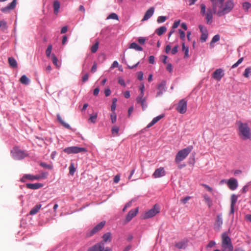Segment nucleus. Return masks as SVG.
Segmentation results:
<instances>
[{"label": "nucleus", "mask_w": 251, "mask_h": 251, "mask_svg": "<svg viewBox=\"0 0 251 251\" xmlns=\"http://www.w3.org/2000/svg\"><path fill=\"white\" fill-rule=\"evenodd\" d=\"M199 29H200L201 32V34L205 33H205L208 32L207 29L203 25H199Z\"/></svg>", "instance_id": "nucleus-53"}, {"label": "nucleus", "mask_w": 251, "mask_h": 251, "mask_svg": "<svg viewBox=\"0 0 251 251\" xmlns=\"http://www.w3.org/2000/svg\"><path fill=\"white\" fill-rule=\"evenodd\" d=\"M63 151L67 154L78 153L80 152H86L87 150L85 148H81L77 146H72L66 148Z\"/></svg>", "instance_id": "nucleus-5"}, {"label": "nucleus", "mask_w": 251, "mask_h": 251, "mask_svg": "<svg viewBox=\"0 0 251 251\" xmlns=\"http://www.w3.org/2000/svg\"><path fill=\"white\" fill-rule=\"evenodd\" d=\"M223 218L222 214H219L217 216V219L214 224V228L216 231H219L223 225Z\"/></svg>", "instance_id": "nucleus-13"}, {"label": "nucleus", "mask_w": 251, "mask_h": 251, "mask_svg": "<svg viewBox=\"0 0 251 251\" xmlns=\"http://www.w3.org/2000/svg\"><path fill=\"white\" fill-rule=\"evenodd\" d=\"M130 49H134L137 51H142L143 50V48L139 46L136 43L133 42L130 44L129 46Z\"/></svg>", "instance_id": "nucleus-28"}, {"label": "nucleus", "mask_w": 251, "mask_h": 251, "mask_svg": "<svg viewBox=\"0 0 251 251\" xmlns=\"http://www.w3.org/2000/svg\"><path fill=\"white\" fill-rule=\"evenodd\" d=\"M178 46L177 45L174 47L171 50L172 54H176L178 51Z\"/></svg>", "instance_id": "nucleus-57"}, {"label": "nucleus", "mask_w": 251, "mask_h": 251, "mask_svg": "<svg viewBox=\"0 0 251 251\" xmlns=\"http://www.w3.org/2000/svg\"><path fill=\"white\" fill-rule=\"evenodd\" d=\"M191 199V197L190 196H186L183 199H182L180 200V201L183 204H186L189 200H190Z\"/></svg>", "instance_id": "nucleus-51"}, {"label": "nucleus", "mask_w": 251, "mask_h": 251, "mask_svg": "<svg viewBox=\"0 0 251 251\" xmlns=\"http://www.w3.org/2000/svg\"><path fill=\"white\" fill-rule=\"evenodd\" d=\"M164 117V114L160 115L156 117H154L150 123L147 126V128H150L152 126H153L155 124H156L158 121H159L160 119L163 118Z\"/></svg>", "instance_id": "nucleus-21"}, {"label": "nucleus", "mask_w": 251, "mask_h": 251, "mask_svg": "<svg viewBox=\"0 0 251 251\" xmlns=\"http://www.w3.org/2000/svg\"><path fill=\"white\" fill-rule=\"evenodd\" d=\"M166 30H167V28L166 27L161 26L156 29L155 32L158 35L161 36L163 33H164L166 31Z\"/></svg>", "instance_id": "nucleus-27"}, {"label": "nucleus", "mask_w": 251, "mask_h": 251, "mask_svg": "<svg viewBox=\"0 0 251 251\" xmlns=\"http://www.w3.org/2000/svg\"><path fill=\"white\" fill-rule=\"evenodd\" d=\"M138 42L141 44H144L145 43L146 39L144 37H139L138 39Z\"/></svg>", "instance_id": "nucleus-59"}, {"label": "nucleus", "mask_w": 251, "mask_h": 251, "mask_svg": "<svg viewBox=\"0 0 251 251\" xmlns=\"http://www.w3.org/2000/svg\"><path fill=\"white\" fill-rule=\"evenodd\" d=\"M165 171L164 170V168L163 167H160L154 171L153 174H152V176L154 178H159L162 177L165 175Z\"/></svg>", "instance_id": "nucleus-15"}, {"label": "nucleus", "mask_w": 251, "mask_h": 251, "mask_svg": "<svg viewBox=\"0 0 251 251\" xmlns=\"http://www.w3.org/2000/svg\"><path fill=\"white\" fill-rule=\"evenodd\" d=\"M180 23V20L175 21V22L174 23L173 26H172L173 28L175 29V28H177L178 26V25H179Z\"/></svg>", "instance_id": "nucleus-55"}, {"label": "nucleus", "mask_w": 251, "mask_h": 251, "mask_svg": "<svg viewBox=\"0 0 251 251\" xmlns=\"http://www.w3.org/2000/svg\"><path fill=\"white\" fill-rule=\"evenodd\" d=\"M117 99L116 98H114L112 99V103L111 106V110L113 113H115V110L117 106Z\"/></svg>", "instance_id": "nucleus-36"}, {"label": "nucleus", "mask_w": 251, "mask_h": 251, "mask_svg": "<svg viewBox=\"0 0 251 251\" xmlns=\"http://www.w3.org/2000/svg\"><path fill=\"white\" fill-rule=\"evenodd\" d=\"M97 118V114L95 113L93 115H91L90 116L89 120L91 121V122L93 123H95L96 122V119Z\"/></svg>", "instance_id": "nucleus-48"}, {"label": "nucleus", "mask_w": 251, "mask_h": 251, "mask_svg": "<svg viewBox=\"0 0 251 251\" xmlns=\"http://www.w3.org/2000/svg\"><path fill=\"white\" fill-rule=\"evenodd\" d=\"M203 198L205 203L207 204L208 207H211V206L212 205V201L210 197L208 196L207 194H204L203 195Z\"/></svg>", "instance_id": "nucleus-29"}, {"label": "nucleus", "mask_w": 251, "mask_h": 251, "mask_svg": "<svg viewBox=\"0 0 251 251\" xmlns=\"http://www.w3.org/2000/svg\"><path fill=\"white\" fill-rule=\"evenodd\" d=\"M212 3V8H206V5L200 4V14L205 18L207 24L213 22V14L220 17L230 13L234 8V3L233 0H227L224 3L225 0H210Z\"/></svg>", "instance_id": "nucleus-1"}, {"label": "nucleus", "mask_w": 251, "mask_h": 251, "mask_svg": "<svg viewBox=\"0 0 251 251\" xmlns=\"http://www.w3.org/2000/svg\"><path fill=\"white\" fill-rule=\"evenodd\" d=\"M225 75L224 71L221 68L216 69L212 74V77L218 81H220Z\"/></svg>", "instance_id": "nucleus-11"}, {"label": "nucleus", "mask_w": 251, "mask_h": 251, "mask_svg": "<svg viewBox=\"0 0 251 251\" xmlns=\"http://www.w3.org/2000/svg\"><path fill=\"white\" fill-rule=\"evenodd\" d=\"M118 83L123 87H125L126 86L125 80L122 77H118Z\"/></svg>", "instance_id": "nucleus-49"}, {"label": "nucleus", "mask_w": 251, "mask_h": 251, "mask_svg": "<svg viewBox=\"0 0 251 251\" xmlns=\"http://www.w3.org/2000/svg\"><path fill=\"white\" fill-rule=\"evenodd\" d=\"M160 208L159 205L155 204L151 209L146 212L144 215V218L148 219L154 216L156 214L159 213Z\"/></svg>", "instance_id": "nucleus-9"}, {"label": "nucleus", "mask_w": 251, "mask_h": 251, "mask_svg": "<svg viewBox=\"0 0 251 251\" xmlns=\"http://www.w3.org/2000/svg\"><path fill=\"white\" fill-rule=\"evenodd\" d=\"M226 184L228 188L231 190H236L238 186V183L237 179L233 177H231L230 179L227 180Z\"/></svg>", "instance_id": "nucleus-12"}, {"label": "nucleus", "mask_w": 251, "mask_h": 251, "mask_svg": "<svg viewBox=\"0 0 251 251\" xmlns=\"http://www.w3.org/2000/svg\"><path fill=\"white\" fill-rule=\"evenodd\" d=\"M239 135L243 140L250 138L251 129L247 123H239Z\"/></svg>", "instance_id": "nucleus-2"}, {"label": "nucleus", "mask_w": 251, "mask_h": 251, "mask_svg": "<svg viewBox=\"0 0 251 251\" xmlns=\"http://www.w3.org/2000/svg\"><path fill=\"white\" fill-rule=\"evenodd\" d=\"M182 50L184 52V57H188L189 56V48L186 47L184 43H182Z\"/></svg>", "instance_id": "nucleus-35"}, {"label": "nucleus", "mask_w": 251, "mask_h": 251, "mask_svg": "<svg viewBox=\"0 0 251 251\" xmlns=\"http://www.w3.org/2000/svg\"><path fill=\"white\" fill-rule=\"evenodd\" d=\"M144 93H140V94L139 95V96L136 98L137 102H138L142 100L146 99V98L144 97Z\"/></svg>", "instance_id": "nucleus-50"}, {"label": "nucleus", "mask_w": 251, "mask_h": 251, "mask_svg": "<svg viewBox=\"0 0 251 251\" xmlns=\"http://www.w3.org/2000/svg\"><path fill=\"white\" fill-rule=\"evenodd\" d=\"M105 224V221H102L99 224H98L97 225H96L90 231V233L89 234V236H91L95 234L96 233H97L98 231L100 230L102 228V227L104 226Z\"/></svg>", "instance_id": "nucleus-14"}, {"label": "nucleus", "mask_w": 251, "mask_h": 251, "mask_svg": "<svg viewBox=\"0 0 251 251\" xmlns=\"http://www.w3.org/2000/svg\"><path fill=\"white\" fill-rule=\"evenodd\" d=\"M179 33L180 34V37L182 40H184L185 38V33L184 31H182L181 29H179Z\"/></svg>", "instance_id": "nucleus-52"}, {"label": "nucleus", "mask_w": 251, "mask_h": 251, "mask_svg": "<svg viewBox=\"0 0 251 251\" xmlns=\"http://www.w3.org/2000/svg\"><path fill=\"white\" fill-rule=\"evenodd\" d=\"M143 73L142 72H138L137 73L138 79L141 81L143 79Z\"/></svg>", "instance_id": "nucleus-56"}, {"label": "nucleus", "mask_w": 251, "mask_h": 251, "mask_svg": "<svg viewBox=\"0 0 251 251\" xmlns=\"http://www.w3.org/2000/svg\"><path fill=\"white\" fill-rule=\"evenodd\" d=\"M139 90L140 91V93H144L145 91V86L143 83H142L139 86Z\"/></svg>", "instance_id": "nucleus-60"}, {"label": "nucleus", "mask_w": 251, "mask_h": 251, "mask_svg": "<svg viewBox=\"0 0 251 251\" xmlns=\"http://www.w3.org/2000/svg\"><path fill=\"white\" fill-rule=\"evenodd\" d=\"M52 49V46L51 45H49L48 48L46 50V54L48 57H50L51 56V52Z\"/></svg>", "instance_id": "nucleus-39"}, {"label": "nucleus", "mask_w": 251, "mask_h": 251, "mask_svg": "<svg viewBox=\"0 0 251 251\" xmlns=\"http://www.w3.org/2000/svg\"><path fill=\"white\" fill-rule=\"evenodd\" d=\"M110 118L112 124L116 123L117 121V116L116 113H113L110 115Z\"/></svg>", "instance_id": "nucleus-47"}, {"label": "nucleus", "mask_w": 251, "mask_h": 251, "mask_svg": "<svg viewBox=\"0 0 251 251\" xmlns=\"http://www.w3.org/2000/svg\"><path fill=\"white\" fill-rule=\"evenodd\" d=\"M167 20V17L166 16H160L157 18V22L158 23H164Z\"/></svg>", "instance_id": "nucleus-44"}, {"label": "nucleus", "mask_w": 251, "mask_h": 251, "mask_svg": "<svg viewBox=\"0 0 251 251\" xmlns=\"http://www.w3.org/2000/svg\"><path fill=\"white\" fill-rule=\"evenodd\" d=\"M138 212V208H135L130 210L126 217V221L128 222L131 220V219L136 216Z\"/></svg>", "instance_id": "nucleus-19"}, {"label": "nucleus", "mask_w": 251, "mask_h": 251, "mask_svg": "<svg viewBox=\"0 0 251 251\" xmlns=\"http://www.w3.org/2000/svg\"><path fill=\"white\" fill-rule=\"evenodd\" d=\"M242 7L244 10L248 11L251 7V4L249 2H244L242 3Z\"/></svg>", "instance_id": "nucleus-38"}, {"label": "nucleus", "mask_w": 251, "mask_h": 251, "mask_svg": "<svg viewBox=\"0 0 251 251\" xmlns=\"http://www.w3.org/2000/svg\"><path fill=\"white\" fill-rule=\"evenodd\" d=\"M192 150V146H189L183 150L179 151L176 154L175 161L179 163L183 160L190 153Z\"/></svg>", "instance_id": "nucleus-4"}, {"label": "nucleus", "mask_w": 251, "mask_h": 251, "mask_svg": "<svg viewBox=\"0 0 251 251\" xmlns=\"http://www.w3.org/2000/svg\"><path fill=\"white\" fill-rule=\"evenodd\" d=\"M99 42H97L91 48V51L93 53L96 52L99 48Z\"/></svg>", "instance_id": "nucleus-41"}, {"label": "nucleus", "mask_w": 251, "mask_h": 251, "mask_svg": "<svg viewBox=\"0 0 251 251\" xmlns=\"http://www.w3.org/2000/svg\"><path fill=\"white\" fill-rule=\"evenodd\" d=\"M51 59L53 64L58 68L60 67V63H58V59L54 54L51 55Z\"/></svg>", "instance_id": "nucleus-32"}, {"label": "nucleus", "mask_w": 251, "mask_h": 251, "mask_svg": "<svg viewBox=\"0 0 251 251\" xmlns=\"http://www.w3.org/2000/svg\"><path fill=\"white\" fill-rule=\"evenodd\" d=\"M111 240V234L110 232H107L102 236V241L103 243L107 242H110Z\"/></svg>", "instance_id": "nucleus-25"}, {"label": "nucleus", "mask_w": 251, "mask_h": 251, "mask_svg": "<svg viewBox=\"0 0 251 251\" xmlns=\"http://www.w3.org/2000/svg\"><path fill=\"white\" fill-rule=\"evenodd\" d=\"M166 82L165 81H162L160 84L158 85L157 89L158 92L156 94V97L161 96L163 93L166 91Z\"/></svg>", "instance_id": "nucleus-16"}, {"label": "nucleus", "mask_w": 251, "mask_h": 251, "mask_svg": "<svg viewBox=\"0 0 251 251\" xmlns=\"http://www.w3.org/2000/svg\"><path fill=\"white\" fill-rule=\"evenodd\" d=\"M12 157L16 160H20L24 158L26 154L23 151L19 150L17 148H14L11 151Z\"/></svg>", "instance_id": "nucleus-7"}, {"label": "nucleus", "mask_w": 251, "mask_h": 251, "mask_svg": "<svg viewBox=\"0 0 251 251\" xmlns=\"http://www.w3.org/2000/svg\"><path fill=\"white\" fill-rule=\"evenodd\" d=\"M147 99H145L143 100H142L138 102H137L138 103H140L141 106L143 110H145L147 107V104L146 102Z\"/></svg>", "instance_id": "nucleus-37"}, {"label": "nucleus", "mask_w": 251, "mask_h": 251, "mask_svg": "<svg viewBox=\"0 0 251 251\" xmlns=\"http://www.w3.org/2000/svg\"><path fill=\"white\" fill-rule=\"evenodd\" d=\"M104 94H105V96H106V97L109 96L111 94L110 90L109 88L106 89L104 91Z\"/></svg>", "instance_id": "nucleus-64"}, {"label": "nucleus", "mask_w": 251, "mask_h": 251, "mask_svg": "<svg viewBox=\"0 0 251 251\" xmlns=\"http://www.w3.org/2000/svg\"><path fill=\"white\" fill-rule=\"evenodd\" d=\"M154 8L152 7L150 8L146 12L142 21H147L149 19L153 14Z\"/></svg>", "instance_id": "nucleus-20"}, {"label": "nucleus", "mask_w": 251, "mask_h": 251, "mask_svg": "<svg viewBox=\"0 0 251 251\" xmlns=\"http://www.w3.org/2000/svg\"><path fill=\"white\" fill-rule=\"evenodd\" d=\"M176 247L178 249H183L186 247V244L184 242H180L176 244Z\"/></svg>", "instance_id": "nucleus-43"}, {"label": "nucleus", "mask_w": 251, "mask_h": 251, "mask_svg": "<svg viewBox=\"0 0 251 251\" xmlns=\"http://www.w3.org/2000/svg\"><path fill=\"white\" fill-rule=\"evenodd\" d=\"M16 0H13L7 6L3 7L1 9V11L4 13H6L8 11L13 9L16 4Z\"/></svg>", "instance_id": "nucleus-18"}, {"label": "nucleus", "mask_w": 251, "mask_h": 251, "mask_svg": "<svg viewBox=\"0 0 251 251\" xmlns=\"http://www.w3.org/2000/svg\"><path fill=\"white\" fill-rule=\"evenodd\" d=\"M149 61L151 64H154L155 62L154 57L151 55L149 57Z\"/></svg>", "instance_id": "nucleus-61"}, {"label": "nucleus", "mask_w": 251, "mask_h": 251, "mask_svg": "<svg viewBox=\"0 0 251 251\" xmlns=\"http://www.w3.org/2000/svg\"><path fill=\"white\" fill-rule=\"evenodd\" d=\"M88 78H89L88 74H86L82 77V81L83 82H86V81L88 80Z\"/></svg>", "instance_id": "nucleus-63"}, {"label": "nucleus", "mask_w": 251, "mask_h": 251, "mask_svg": "<svg viewBox=\"0 0 251 251\" xmlns=\"http://www.w3.org/2000/svg\"><path fill=\"white\" fill-rule=\"evenodd\" d=\"M48 173H43L40 175H37L35 176H33L30 174H26L21 179V181L22 182H25V179H27L29 180H39L40 179L46 178L47 177Z\"/></svg>", "instance_id": "nucleus-6"}, {"label": "nucleus", "mask_w": 251, "mask_h": 251, "mask_svg": "<svg viewBox=\"0 0 251 251\" xmlns=\"http://www.w3.org/2000/svg\"><path fill=\"white\" fill-rule=\"evenodd\" d=\"M222 249L223 251H232L233 247L231 241L226 232H224L222 235Z\"/></svg>", "instance_id": "nucleus-3"}, {"label": "nucleus", "mask_w": 251, "mask_h": 251, "mask_svg": "<svg viewBox=\"0 0 251 251\" xmlns=\"http://www.w3.org/2000/svg\"><path fill=\"white\" fill-rule=\"evenodd\" d=\"M57 120L58 121V122L63 126H64L65 128H66L67 129H71L70 126L62 120V118L61 117L60 115L59 114H58L57 115Z\"/></svg>", "instance_id": "nucleus-23"}, {"label": "nucleus", "mask_w": 251, "mask_h": 251, "mask_svg": "<svg viewBox=\"0 0 251 251\" xmlns=\"http://www.w3.org/2000/svg\"><path fill=\"white\" fill-rule=\"evenodd\" d=\"M107 19L118 20V16L116 13H113L107 17Z\"/></svg>", "instance_id": "nucleus-46"}, {"label": "nucleus", "mask_w": 251, "mask_h": 251, "mask_svg": "<svg viewBox=\"0 0 251 251\" xmlns=\"http://www.w3.org/2000/svg\"><path fill=\"white\" fill-rule=\"evenodd\" d=\"M220 35L219 34H217V35H215L212 39V40L210 42V46L211 47H213L214 46L213 45V44L218 41H219L220 40Z\"/></svg>", "instance_id": "nucleus-34"}, {"label": "nucleus", "mask_w": 251, "mask_h": 251, "mask_svg": "<svg viewBox=\"0 0 251 251\" xmlns=\"http://www.w3.org/2000/svg\"><path fill=\"white\" fill-rule=\"evenodd\" d=\"M119 127L117 126H113L112 127L111 132L114 136H119Z\"/></svg>", "instance_id": "nucleus-30"}, {"label": "nucleus", "mask_w": 251, "mask_h": 251, "mask_svg": "<svg viewBox=\"0 0 251 251\" xmlns=\"http://www.w3.org/2000/svg\"><path fill=\"white\" fill-rule=\"evenodd\" d=\"M43 186V184L39 183H36L34 184L27 183L26 184V187L27 188L36 190L40 188Z\"/></svg>", "instance_id": "nucleus-22"}, {"label": "nucleus", "mask_w": 251, "mask_h": 251, "mask_svg": "<svg viewBox=\"0 0 251 251\" xmlns=\"http://www.w3.org/2000/svg\"><path fill=\"white\" fill-rule=\"evenodd\" d=\"M120 175H117L116 176H115V177L114 178V182L115 183H118L119 181H120Z\"/></svg>", "instance_id": "nucleus-58"}, {"label": "nucleus", "mask_w": 251, "mask_h": 251, "mask_svg": "<svg viewBox=\"0 0 251 251\" xmlns=\"http://www.w3.org/2000/svg\"><path fill=\"white\" fill-rule=\"evenodd\" d=\"M187 108V101L184 99H182L179 101L176 110L179 113L184 114L186 112Z\"/></svg>", "instance_id": "nucleus-10"}, {"label": "nucleus", "mask_w": 251, "mask_h": 251, "mask_svg": "<svg viewBox=\"0 0 251 251\" xmlns=\"http://www.w3.org/2000/svg\"><path fill=\"white\" fill-rule=\"evenodd\" d=\"M75 171V169L74 165L72 163L69 167V173L71 175L73 176Z\"/></svg>", "instance_id": "nucleus-45"}, {"label": "nucleus", "mask_w": 251, "mask_h": 251, "mask_svg": "<svg viewBox=\"0 0 251 251\" xmlns=\"http://www.w3.org/2000/svg\"><path fill=\"white\" fill-rule=\"evenodd\" d=\"M8 62L10 65L13 68L16 67L17 66V61L13 57H9L8 58Z\"/></svg>", "instance_id": "nucleus-33"}, {"label": "nucleus", "mask_w": 251, "mask_h": 251, "mask_svg": "<svg viewBox=\"0 0 251 251\" xmlns=\"http://www.w3.org/2000/svg\"><path fill=\"white\" fill-rule=\"evenodd\" d=\"M20 82L23 84L28 85L29 83V79L25 75H23L20 78Z\"/></svg>", "instance_id": "nucleus-31"}, {"label": "nucleus", "mask_w": 251, "mask_h": 251, "mask_svg": "<svg viewBox=\"0 0 251 251\" xmlns=\"http://www.w3.org/2000/svg\"><path fill=\"white\" fill-rule=\"evenodd\" d=\"M237 201V197L236 195L233 194L231 198V205L229 214H234V206Z\"/></svg>", "instance_id": "nucleus-17"}, {"label": "nucleus", "mask_w": 251, "mask_h": 251, "mask_svg": "<svg viewBox=\"0 0 251 251\" xmlns=\"http://www.w3.org/2000/svg\"><path fill=\"white\" fill-rule=\"evenodd\" d=\"M87 251H111V249L109 247L104 248L103 242H100L89 248Z\"/></svg>", "instance_id": "nucleus-8"}, {"label": "nucleus", "mask_w": 251, "mask_h": 251, "mask_svg": "<svg viewBox=\"0 0 251 251\" xmlns=\"http://www.w3.org/2000/svg\"><path fill=\"white\" fill-rule=\"evenodd\" d=\"M251 74V68L249 67L246 68L244 71V76L246 78H248L250 76Z\"/></svg>", "instance_id": "nucleus-40"}, {"label": "nucleus", "mask_w": 251, "mask_h": 251, "mask_svg": "<svg viewBox=\"0 0 251 251\" xmlns=\"http://www.w3.org/2000/svg\"><path fill=\"white\" fill-rule=\"evenodd\" d=\"M208 37V32H205L201 34V42H205L206 40H207Z\"/></svg>", "instance_id": "nucleus-42"}, {"label": "nucleus", "mask_w": 251, "mask_h": 251, "mask_svg": "<svg viewBox=\"0 0 251 251\" xmlns=\"http://www.w3.org/2000/svg\"><path fill=\"white\" fill-rule=\"evenodd\" d=\"M40 166L43 167H44V168H48V169H52V166L50 165H49L46 163H44V162H41L40 163Z\"/></svg>", "instance_id": "nucleus-54"}, {"label": "nucleus", "mask_w": 251, "mask_h": 251, "mask_svg": "<svg viewBox=\"0 0 251 251\" xmlns=\"http://www.w3.org/2000/svg\"><path fill=\"white\" fill-rule=\"evenodd\" d=\"M53 6L54 13L55 15H57L58 13H59V10L60 7V2L58 0H55L53 2Z\"/></svg>", "instance_id": "nucleus-24"}, {"label": "nucleus", "mask_w": 251, "mask_h": 251, "mask_svg": "<svg viewBox=\"0 0 251 251\" xmlns=\"http://www.w3.org/2000/svg\"><path fill=\"white\" fill-rule=\"evenodd\" d=\"M166 69L167 71H168L169 72H171L173 70L172 65L171 63H168L167 64Z\"/></svg>", "instance_id": "nucleus-62"}, {"label": "nucleus", "mask_w": 251, "mask_h": 251, "mask_svg": "<svg viewBox=\"0 0 251 251\" xmlns=\"http://www.w3.org/2000/svg\"><path fill=\"white\" fill-rule=\"evenodd\" d=\"M41 204H37L32 209L30 210L29 212V214L31 215H34L36 214L40 210L41 207Z\"/></svg>", "instance_id": "nucleus-26"}]
</instances>
